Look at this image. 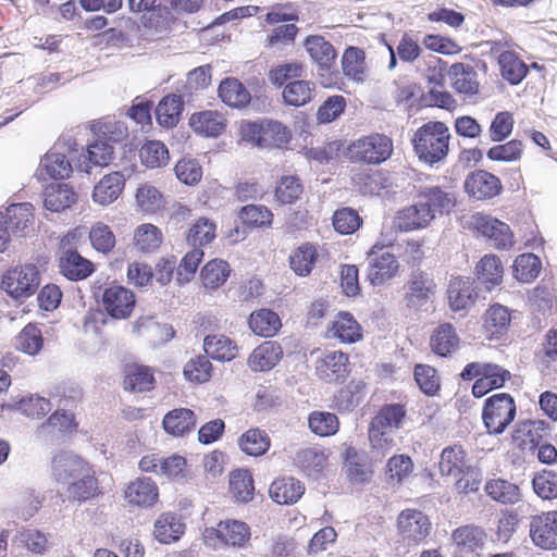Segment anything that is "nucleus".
Instances as JSON below:
<instances>
[{"label":"nucleus","mask_w":557,"mask_h":557,"mask_svg":"<svg viewBox=\"0 0 557 557\" xmlns=\"http://www.w3.org/2000/svg\"><path fill=\"white\" fill-rule=\"evenodd\" d=\"M449 129L440 121L423 124L414 134L413 147L419 159L430 165L442 161L449 149Z\"/></svg>","instance_id":"1"},{"label":"nucleus","mask_w":557,"mask_h":557,"mask_svg":"<svg viewBox=\"0 0 557 557\" xmlns=\"http://www.w3.org/2000/svg\"><path fill=\"white\" fill-rule=\"evenodd\" d=\"M34 208L29 202L12 203L0 210V251L8 249L12 238L24 237L34 224Z\"/></svg>","instance_id":"2"},{"label":"nucleus","mask_w":557,"mask_h":557,"mask_svg":"<svg viewBox=\"0 0 557 557\" xmlns=\"http://www.w3.org/2000/svg\"><path fill=\"white\" fill-rule=\"evenodd\" d=\"M304 46L312 61L318 65L317 75L321 86L325 88L336 86L339 75L335 70L337 52L334 46L320 35L308 36Z\"/></svg>","instance_id":"3"},{"label":"nucleus","mask_w":557,"mask_h":557,"mask_svg":"<svg viewBox=\"0 0 557 557\" xmlns=\"http://www.w3.org/2000/svg\"><path fill=\"white\" fill-rule=\"evenodd\" d=\"M393 140L384 134H371L351 143L348 147L349 159L364 164H381L393 153Z\"/></svg>","instance_id":"4"},{"label":"nucleus","mask_w":557,"mask_h":557,"mask_svg":"<svg viewBox=\"0 0 557 557\" xmlns=\"http://www.w3.org/2000/svg\"><path fill=\"white\" fill-rule=\"evenodd\" d=\"M202 539L212 549L243 547L250 539V528L243 521H220L215 528H207Z\"/></svg>","instance_id":"5"},{"label":"nucleus","mask_w":557,"mask_h":557,"mask_svg":"<svg viewBox=\"0 0 557 557\" xmlns=\"http://www.w3.org/2000/svg\"><path fill=\"white\" fill-rule=\"evenodd\" d=\"M243 138L259 147H281L289 141L290 133L281 122L273 120H261L259 122H247L240 128Z\"/></svg>","instance_id":"6"},{"label":"nucleus","mask_w":557,"mask_h":557,"mask_svg":"<svg viewBox=\"0 0 557 557\" xmlns=\"http://www.w3.org/2000/svg\"><path fill=\"white\" fill-rule=\"evenodd\" d=\"M515 417L516 405L509 394H495L485 400L482 419L488 434L504 433Z\"/></svg>","instance_id":"7"},{"label":"nucleus","mask_w":557,"mask_h":557,"mask_svg":"<svg viewBox=\"0 0 557 557\" xmlns=\"http://www.w3.org/2000/svg\"><path fill=\"white\" fill-rule=\"evenodd\" d=\"M67 146L69 153L73 152L72 138L63 137L44 156L37 170L39 178L64 180L73 172L71 158L64 151Z\"/></svg>","instance_id":"8"},{"label":"nucleus","mask_w":557,"mask_h":557,"mask_svg":"<svg viewBox=\"0 0 557 557\" xmlns=\"http://www.w3.org/2000/svg\"><path fill=\"white\" fill-rule=\"evenodd\" d=\"M40 284L36 265L25 264L9 270L2 277L3 289L14 299L32 296Z\"/></svg>","instance_id":"9"},{"label":"nucleus","mask_w":557,"mask_h":557,"mask_svg":"<svg viewBox=\"0 0 557 557\" xmlns=\"http://www.w3.org/2000/svg\"><path fill=\"white\" fill-rule=\"evenodd\" d=\"M429 517L418 509H404L397 517V531L407 545L421 544L431 533Z\"/></svg>","instance_id":"10"},{"label":"nucleus","mask_w":557,"mask_h":557,"mask_svg":"<svg viewBox=\"0 0 557 557\" xmlns=\"http://www.w3.org/2000/svg\"><path fill=\"white\" fill-rule=\"evenodd\" d=\"M471 225L497 249H507L513 245V234L509 225L496 218L475 213L471 218Z\"/></svg>","instance_id":"11"},{"label":"nucleus","mask_w":557,"mask_h":557,"mask_svg":"<svg viewBox=\"0 0 557 557\" xmlns=\"http://www.w3.org/2000/svg\"><path fill=\"white\" fill-rule=\"evenodd\" d=\"M101 302L111 318L122 320L132 314L136 298L131 289L122 285H112L103 290Z\"/></svg>","instance_id":"12"},{"label":"nucleus","mask_w":557,"mask_h":557,"mask_svg":"<svg viewBox=\"0 0 557 557\" xmlns=\"http://www.w3.org/2000/svg\"><path fill=\"white\" fill-rule=\"evenodd\" d=\"M530 536L540 548H557V510L533 516L530 521Z\"/></svg>","instance_id":"13"},{"label":"nucleus","mask_w":557,"mask_h":557,"mask_svg":"<svg viewBox=\"0 0 557 557\" xmlns=\"http://www.w3.org/2000/svg\"><path fill=\"white\" fill-rule=\"evenodd\" d=\"M375 248L376 246L368 253V278L372 285H381L396 275L399 263L393 253L383 248Z\"/></svg>","instance_id":"14"},{"label":"nucleus","mask_w":557,"mask_h":557,"mask_svg":"<svg viewBox=\"0 0 557 557\" xmlns=\"http://www.w3.org/2000/svg\"><path fill=\"white\" fill-rule=\"evenodd\" d=\"M548 434V424L543 420H521L515 424L511 442L521 450L534 449Z\"/></svg>","instance_id":"15"},{"label":"nucleus","mask_w":557,"mask_h":557,"mask_svg":"<svg viewBox=\"0 0 557 557\" xmlns=\"http://www.w3.org/2000/svg\"><path fill=\"white\" fill-rule=\"evenodd\" d=\"M89 466L85 459L75 453L62 450L52 457L51 474L58 483L65 485L75 476L84 473V470Z\"/></svg>","instance_id":"16"},{"label":"nucleus","mask_w":557,"mask_h":557,"mask_svg":"<svg viewBox=\"0 0 557 557\" xmlns=\"http://www.w3.org/2000/svg\"><path fill=\"white\" fill-rule=\"evenodd\" d=\"M466 193L478 200H486L497 196L502 189L500 180L484 170L471 172L465 180Z\"/></svg>","instance_id":"17"},{"label":"nucleus","mask_w":557,"mask_h":557,"mask_svg":"<svg viewBox=\"0 0 557 557\" xmlns=\"http://www.w3.org/2000/svg\"><path fill=\"white\" fill-rule=\"evenodd\" d=\"M434 220V214L424 208L416 197L414 203L399 210L394 219V226L399 232H413L426 228Z\"/></svg>","instance_id":"18"},{"label":"nucleus","mask_w":557,"mask_h":557,"mask_svg":"<svg viewBox=\"0 0 557 557\" xmlns=\"http://www.w3.org/2000/svg\"><path fill=\"white\" fill-rule=\"evenodd\" d=\"M463 381L475 380L474 383H506L512 374L505 368L492 362H470L460 373Z\"/></svg>","instance_id":"19"},{"label":"nucleus","mask_w":557,"mask_h":557,"mask_svg":"<svg viewBox=\"0 0 557 557\" xmlns=\"http://www.w3.org/2000/svg\"><path fill=\"white\" fill-rule=\"evenodd\" d=\"M407 286L405 299L407 306L413 308L425 305L434 295L436 288L433 277L423 271L412 272Z\"/></svg>","instance_id":"20"},{"label":"nucleus","mask_w":557,"mask_h":557,"mask_svg":"<svg viewBox=\"0 0 557 557\" xmlns=\"http://www.w3.org/2000/svg\"><path fill=\"white\" fill-rule=\"evenodd\" d=\"M416 197L430 213L434 214V219L437 214L449 213L456 205L455 195L440 186L422 187Z\"/></svg>","instance_id":"21"},{"label":"nucleus","mask_w":557,"mask_h":557,"mask_svg":"<svg viewBox=\"0 0 557 557\" xmlns=\"http://www.w3.org/2000/svg\"><path fill=\"white\" fill-rule=\"evenodd\" d=\"M60 273L70 281H82L94 272V264L74 249L65 250L59 258Z\"/></svg>","instance_id":"22"},{"label":"nucleus","mask_w":557,"mask_h":557,"mask_svg":"<svg viewBox=\"0 0 557 557\" xmlns=\"http://www.w3.org/2000/svg\"><path fill=\"white\" fill-rule=\"evenodd\" d=\"M283 356V349L276 342H264L252 350L247 364L255 372H264L273 369Z\"/></svg>","instance_id":"23"},{"label":"nucleus","mask_w":557,"mask_h":557,"mask_svg":"<svg viewBox=\"0 0 557 557\" xmlns=\"http://www.w3.org/2000/svg\"><path fill=\"white\" fill-rule=\"evenodd\" d=\"M124 494L129 504L139 507H150L159 497L158 486L150 478H137L132 481Z\"/></svg>","instance_id":"24"},{"label":"nucleus","mask_w":557,"mask_h":557,"mask_svg":"<svg viewBox=\"0 0 557 557\" xmlns=\"http://www.w3.org/2000/svg\"><path fill=\"white\" fill-rule=\"evenodd\" d=\"M317 372L322 380L337 382L348 373V356L342 351H329L317 363Z\"/></svg>","instance_id":"25"},{"label":"nucleus","mask_w":557,"mask_h":557,"mask_svg":"<svg viewBox=\"0 0 557 557\" xmlns=\"http://www.w3.org/2000/svg\"><path fill=\"white\" fill-rule=\"evenodd\" d=\"M447 293L449 306L455 312L469 309L476 298L473 282L468 277L453 278L448 285Z\"/></svg>","instance_id":"26"},{"label":"nucleus","mask_w":557,"mask_h":557,"mask_svg":"<svg viewBox=\"0 0 557 557\" xmlns=\"http://www.w3.org/2000/svg\"><path fill=\"white\" fill-rule=\"evenodd\" d=\"M189 125L201 136L218 137L224 132L226 120L220 112L207 110L194 113L189 119Z\"/></svg>","instance_id":"27"},{"label":"nucleus","mask_w":557,"mask_h":557,"mask_svg":"<svg viewBox=\"0 0 557 557\" xmlns=\"http://www.w3.org/2000/svg\"><path fill=\"white\" fill-rule=\"evenodd\" d=\"M504 268L500 259L495 255H485L475 267V277L486 290H492L503 282Z\"/></svg>","instance_id":"28"},{"label":"nucleus","mask_w":557,"mask_h":557,"mask_svg":"<svg viewBox=\"0 0 557 557\" xmlns=\"http://www.w3.org/2000/svg\"><path fill=\"white\" fill-rule=\"evenodd\" d=\"M67 498L71 500L85 502L95 496L98 491V481L91 466L84 470L79 476H75L65 485Z\"/></svg>","instance_id":"29"},{"label":"nucleus","mask_w":557,"mask_h":557,"mask_svg":"<svg viewBox=\"0 0 557 557\" xmlns=\"http://www.w3.org/2000/svg\"><path fill=\"white\" fill-rule=\"evenodd\" d=\"M185 532L182 517L173 512H164L154 522V537L163 544L176 542Z\"/></svg>","instance_id":"30"},{"label":"nucleus","mask_w":557,"mask_h":557,"mask_svg":"<svg viewBox=\"0 0 557 557\" xmlns=\"http://www.w3.org/2000/svg\"><path fill=\"white\" fill-rule=\"evenodd\" d=\"M124 185L125 180L122 173H110L103 176L94 187L92 199L101 206H108L119 198Z\"/></svg>","instance_id":"31"},{"label":"nucleus","mask_w":557,"mask_h":557,"mask_svg":"<svg viewBox=\"0 0 557 557\" xmlns=\"http://www.w3.org/2000/svg\"><path fill=\"white\" fill-rule=\"evenodd\" d=\"M305 493V486L295 478H280L272 482L269 488L270 497L277 504L290 505L296 503Z\"/></svg>","instance_id":"32"},{"label":"nucleus","mask_w":557,"mask_h":557,"mask_svg":"<svg viewBox=\"0 0 557 557\" xmlns=\"http://www.w3.org/2000/svg\"><path fill=\"white\" fill-rule=\"evenodd\" d=\"M218 92L222 102L231 108H245L251 100L248 89L235 77L221 81Z\"/></svg>","instance_id":"33"},{"label":"nucleus","mask_w":557,"mask_h":557,"mask_svg":"<svg viewBox=\"0 0 557 557\" xmlns=\"http://www.w3.org/2000/svg\"><path fill=\"white\" fill-rule=\"evenodd\" d=\"M470 466L467 453L461 446H448L441 453L438 470L442 475L458 476Z\"/></svg>","instance_id":"34"},{"label":"nucleus","mask_w":557,"mask_h":557,"mask_svg":"<svg viewBox=\"0 0 557 557\" xmlns=\"http://www.w3.org/2000/svg\"><path fill=\"white\" fill-rule=\"evenodd\" d=\"M448 76L454 89L460 94L474 95L479 90L476 73L469 64L454 63L448 70Z\"/></svg>","instance_id":"35"},{"label":"nucleus","mask_w":557,"mask_h":557,"mask_svg":"<svg viewBox=\"0 0 557 557\" xmlns=\"http://www.w3.org/2000/svg\"><path fill=\"white\" fill-rule=\"evenodd\" d=\"M327 332L330 337L347 344L356 343L362 336L359 323L348 312H339Z\"/></svg>","instance_id":"36"},{"label":"nucleus","mask_w":557,"mask_h":557,"mask_svg":"<svg viewBox=\"0 0 557 557\" xmlns=\"http://www.w3.org/2000/svg\"><path fill=\"white\" fill-rule=\"evenodd\" d=\"M162 424L168 434L183 436L195 426V413L187 408L173 409L164 416Z\"/></svg>","instance_id":"37"},{"label":"nucleus","mask_w":557,"mask_h":557,"mask_svg":"<svg viewBox=\"0 0 557 557\" xmlns=\"http://www.w3.org/2000/svg\"><path fill=\"white\" fill-rule=\"evenodd\" d=\"M315 84L311 81L295 79L284 86L283 100L290 107H302L309 103L314 96Z\"/></svg>","instance_id":"38"},{"label":"nucleus","mask_w":557,"mask_h":557,"mask_svg":"<svg viewBox=\"0 0 557 557\" xmlns=\"http://www.w3.org/2000/svg\"><path fill=\"white\" fill-rule=\"evenodd\" d=\"M294 463L307 475H317L326 467L327 456L320 448H302L296 453Z\"/></svg>","instance_id":"39"},{"label":"nucleus","mask_w":557,"mask_h":557,"mask_svg":"<svg viewBox=\"0 0 557 557\" xmlns=\"http://www.w3.org/2000/svg\"><path fill=\"white\" fill-rule=\"evenodd\" d=\"M76 201V194L66 184L51 185L46 189L44 207L50 212H61Z\"/></svg>","instance_id":"40"},{"label":"nucleus","mask_w":557,"mask_h":557,"mask_svg":"<svg viewBox=\"0 0 557 557\" xmlns=\"http://www.w3.org/2000/svg\"><path fill=\"white\" fill-rule=\"evenodd\" d=\"M248 323L250 330L262 337L274 336L282 327L278 314L270 309H260L252 312Z\"/></svg>","instance_id":"41"},{"label":"nucleus","mask_w":557,"mask_h":557,"mask_svg":"<svg viewBox=\"0 0 557 557\" xmlns=\"http://www.w3.org/2000/svg\"><path fill=\"white\" fill-rule=\"evenodd\" d=\"M206 355L219 361H231L236 357V344L225 335H208L203 339Z\"/></svg>","instance_id":"42"},{"label":"nucleus","mask_w":557,"mask_h":557,"mask_svg":"<svg viewBox=\"0 0 557 557\" xmlns=\"http://www.w3.org/2000/svg\"><path fill=\"white\" fill-rule=\"evenodd\" d=\"M183 98L180 95H169L162 98L156 108L157 122L164 127H173L180 121L183 110Z\"/></svg>","instance_id":"43"},{"label":"nucleus","mask_w":557,"mask_h":557,"mask_svg":"<svg viewBox=\"0 0 557 557\" xmlns=\"http://www.w3.org/2000/svg\"><path fill=\"white\" fill-rule=\"evenodd\" d=\"M484 490L493 500L505 505L516 504L521 498L518 485L504 479H492L487 481Z\"/></svg>","instance_id":"44"},{"label":"nucleus","mask_w":557,"mask_h":557,"mask_svg":"<svg viewBox=\"0 0 557 557\" xmlns=\"http://www.w3.org/2000/svg\"><path fill=\"white\" fill-rule=\"evenodd\" d=\"M343 73L355 82L366 78V53L357 47H348L342 57Z\"/></svg>","instance_id":"45"},{"label":"nucleus","mask_w":557,"mask_h":557,"mask_svg":"<svg viewBox=\"0 0 557 557\" xmlns=\"http://www.w3.org/2000/svg\"><path fill=\"white\" fill-rule=\"evenodd\" d=\"M458 344L459 337L449 323L440 325L431 336L432 350L441 357H445L455 351Z\"/></svg>","instance_id":"46"},{"label":"nucleus","mask_w":557,"mask_h":557,"mask_svg":"<svg viewBox=\"0 0 557 557\" xmlns=\"http://www.w3.org/2000/svg\"><path fill=\"white\" fill-rule=\"evenodd\" d=\"M502 76L511 85L519 84L527 75L525 63L513 51H504L498 57Z\"/></svg>","instance_id":"47"},{"label":"nucleus","mask_w":557,"mask_h":557,"mask_svg":"<svg viewBox=\"0 0 557 557\" xmlns=\"http://www.w3.org/2000/svg\"><path fill=\"white\" fill-rule=\"evenodd\" d=\"M141 163L149 169L165 166L170 160L168 147L160 140H149L139 150Z\"/></svg>","instance_id":"48"},{"label":"nucleus","mask_w":557,"mask_h":557,"mask_svg":"<svg viewBox=\"0 0 557 557\" xmlns=\"http://www.w3.org/2000/svg\"><path fill=\"white\" fill-rule=\"evenodd\" d=\"M213 367L207 355L190 358L184 366L183 374L190 383H208L212 377Z\"/></svg>","instance_id":"49"},{"label":"nucleus","mask_w":557,"mask_h":557,"mask_svg":"<svg viewBox=\"0 0 557 557\" xmlns=\"http://www.w3.org/2000/svg\"><path fill=\"white\" fill-rule=\"evenodd\" d=\"M49 537V534L38 530L23 529L17 531V533L14 535L13 543L18 546L26 547L34 554L42 555L48 552L50 547Z\"/></svg>","instance_id":"50"},{"label":"nucleus","mask_w":557,"mask_h":557,"mask_svg":"<svg viewBox=\"0 0 557 557\" xmlns=\"http://www.w3.org/2000/svg\"><path fill=\"white\" fill-rule=\"evenodd\" d=\"M453 541L461 552H474L484 544V532L473 525H465L453 532Z\"/></svg>","instance_id":"51"},{"label":"nucleus","mask_w":557,"mask_h":557,"mask_svg":"<svg viewBox=\"0 0 557 557\" xmlns=\"http://www.w3.org/2000/svg\"><path fill=\"white\" fill-rule=\"evenodd\" d=\"M242 222L255 228H269L273 223V213L263 205H247L239 211Z\"/></svg>","instance_id":"52"},{"label":"nucleus","mask_w":557,"mask_h":557,"mask_svg":"<svg viewBox=\"0 0 557 557\" xmlns=\"http://www.w3.org/2000/svg\"><path fill=\"white\" fill-rule=\"evenodd\" d=\"M238 445L245 454L257 457L268 451L270 438L264 431L250 429L239 437Z\"/></svg>","instance_id":"53"},{"label":"nucleus","mask_w":557,"mask_h":557,"mask_svg":"<svg viewBox=\"0 0 557 557\" xmlns=\"http://www.w3.org/2000/svg\"><path fill=\"white\" fill-rule=\"evenodd\" d=\"M510 321L511 315L508 308L495 304L486 311L484 325L492 337H498L507 332Z\"/></svg>","instance_id":"54"},{"label":"nucleus","mask_w":557,"mask_h":557,"mask_svg":"<svg viewBox=\"0 0 557 557\" xmlns=\"http://www.w3.org/2000/svg\"><path fill=\"white\" fill-rule=\"evenodd\" d=\"M231 274L230 264L222 259L209 261L201 270V280L207 288L215 289L223 285Z\"/></svg>","instance_id":"55"},{"label":"nucleus","mask_w":557,"mask_h":557,"mask_svg":"<svg viewBox=\"0 0 557 557\" xmlns=\"http://www.w3.org/2000/svg\"><path fill=\"white\" fill-rule=\"evenodd\" d=\"M230 490L236 500L250 502L253 497L255 485L248 470H235L230 474Z\"/></svg>","instance_id":"56"},{"label":"nucleus","mask_w":557,"mask_h":557,"mask_svg":"<svg viewBox=\"0 0 557 557\" xmlns=\"http://www.w3.org/2000/svg\"><path fill=\"white\" fill-rule=\"evenodd\" d=\"M389 51L388 70H394L397 65V55L403 62L412 63L421 54V48L411 37L404 35L399 40L396 50L387 46Z\"/></svg>","instance_id":"57"},{"label":"nucleus","mask_w":557,"mask_h":557,"mask_svg":"<svg viewBox=\"0 0 557 557\" xmlns=\"http://www.w3.org/2000/svg\"><path fill=\"white\" fill-rule=\"evenodd\" d=\"M406 411L401 405H386L372 419L370 425L394 432L401 426Z\"/></svg>","instance_id":"58"},{"label":"nucleus","mask_w":557,"mask_h":557,"mask_svg":"<svg viewBox=\"0 0 557 557\" xmlns=\"http://www.w3.org/2000/svg\"><path fill=\"white\" fill-rule=\"evenodd\" d=\"M317 257L315 247L311 244H304L290 255V268L297 275L306 276L311 272Z\"/></svg>","instance_id":"59"},{"label":"nucleus","mask_w":557,"mask_h":557,"mask_svg":"<svg viewBox=\"0 0 557 557\" xmlns=\"http://www.w3.org/2000/svg\"><path fill=\"white\" fill-rule=\"evenodd\" d=\"M369 441L371 456L376 460L383 459L395 446L394 432L370 425Z\"/></svg>","instance_id":"60"},{"label":"nucleus","mask_w":557,"mask_h":557,"mask_svg":"<svg viewBox=\"0 0 557 557\" xmlns=\"http://www.w3.org/2000/svg\"><path fill=\"white\" fill-rule=\"evenodd\" d=\"M134 240L140 251L150 252L160 247L163 236L156 225L145 223L136 228Z\"/></svg>","instance_id":"61"},{"label":"nucleus","mask_w":557,"mask_h":557,"mask_svg":"<svg viewBox=\"0 0 557 557\" xmlns=\"http://www.w3.org/2000/svg\"><path fill=\"white\" fill-rule=\"evenodd\" d=\"M309 429L318 436L334 435L339 428L338 418L332 412L313 411L308 418Z\"/></svg>","instance_id":"62"},{"label":"nucleus","mask_w":557,"mask_h":557,"mask_svg":"<svg viewBox=\"0 0 557 557\" xmlns=\"http://www.w3.org/2000/svg\"><path fill=\"white\" fill-rule=\"evenodd\" d=\"M216 225L207 218L198 219L187 233V242L196 248L210 244L215 238Z\"/></svg>","instance_id":"63"},{"label":"nucleus","mask_w":557,"mask_h":557,"mask_svg":"<svg viewBox=\"0 0 557 557\" xmlns=\"http://www.w3.org/2000/svg\"><path fill=\"white\" fill-rule=\"evenodd\" d=\"M532 486L534 493L542 499L557 498V473L549 470L539 472L532 480Z\"/></svg>","instance_id":"64"}]
</instances>
